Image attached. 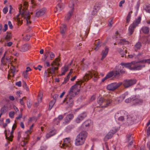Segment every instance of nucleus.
Returning <instances> with one entry per match:
<instances>
[{
	"label": "nucleus",
	"instance_id": "1",
	"mask_svg": "<svg viewBox=\"0 0 150 150\" xmlns=\"http://www.w3.org/2000/svg\"><path fill=\"white\" fill-rule=\"evenodd\" d=\"M87 133L85 131H83L77 136L75 140V144L76 146H79L83 144L87 136Z\"/></svg>",
	"mask_w": 150,
	"mask_h": 150
},
{
	"label": "nucleus",
	"instance_id": "2",
	"mask_svg": "<svg viewBox=\"0 0 150 150\" xmlns=\"http://www.w3.org/2000/svg\"><path fill=\"white\" fill-rule=\"evenodd\" d=\"M60 61V59L58 58H57L54 60L52 63L51 64V65L52 67L47 69L48 72L50 73L52 76V74L55 73L56 71L58 69V68L57 67H55L54 66H59L60 65L59 62Z\"/></svg>",
	"mask_w": 150,
	"mask_h": 150
},
{
	"label": "nucleus",
	"instance_id": "3",
	"mask_svg": "<svg viewBox=\"0 0 150 150\" xmlns=\"http://www.w3.org/2000/svg\"><path fill=\"white\" fill-rule=\"evenodd\" d=\"M125 72V71L122 69L119 68L118 67H116L115 70L114 72L113 71H111L106 76L107 79H109L113 76L115 77H119L121 74H123Z\"/></svg>",
	"mask_w": 150,
	"mask_h": 150
},
{
	"label": "nucleus",
	"instance_id": "4",
	"mask_svg": "<svg viewBox=\"0 0 150 150\" xmlns=\"http://www.w3.org/2000/svg\"><path fill=\"white\" fill-rule=\"evenodd\" d=\"M82 82L79 81L77 82L75 85L72 86L70 89V93H73L75 94H76L79 93L81 90V86Z\"/></svg>",
	"mask_w": 150,
	"mask_h": 150
},
{
	"label": "nucleus",
	"instance_id": "5",
	"mask_svg": "<svg viewBox=\"0 0 150 150\" xmlns=\"http://www.w3.org/2000/svg\"><path fill=\"white\" fill-rule=\"evenodd\" d=\"M138 119L137 116L135 114H132L127 116L126 121L129 125H131L133 124L134 122H136Z\"/></svg>",
	"mask_w": 150,
	"mask_h": 150
},
{
	"label": "nucleus",
	"instance_id": "6",
	"mask_svg": "<svg viewBox=\"0 0 150 150\" xmlns=\"http://www.w3.org/2000/svg\"><path fill=\"white\" fill-rule=\"evenodd\" d=\"M111 102L110 100H107L102 98H100L98 100V102L100 105H102L104 104V105L102 107H106L110 105Z\"/></svg>",
	"mask_w": 150,
	"mask_h": 150
},
{
	"label": "nucleus",
	"instance_id": "7",
	"mask_svg": "<svg viewBox=\"0 0 150 150\" xmlns=\"http://www.w3.org/2000/svg\"><path fill=\"white\" fill-rule=\"evenodd\" d=\"M122 83L121 82L119 83H113L108 85L107 87V88L108 90L114 91L122 85Z\"/></svg>",
	"mask_w": 150,
	"mask_h": 150
},
{
	"label": "nucleus",
	"instance_id": "8",
	"mask_svg": "<svg viewBox=\"0 0 150 150\" xmlns=\"http://www.w3.org/2000/svg\"><path fill=\"white\" fill-rule=\"evenodd\" d=\"M136 82L135 79L126 80L124 81L123 84L125 88H127L135 84Z\"/></svg>",
	"mask_w": 150,
	"mask_h": 150
},
{
	"label": "nucleus",
	"instance_id": "9",
	"mask_svg": "<svg viewBox=\"0 0 150 150\" xmlns=\"http://www.w3.org/2000/svg\"><path fill=\"white\" fill-rule=\"evenodd\" d=\"M132 70L134 71L140 70L145 67V65H140L138 62L132 61Z\"/></svg>",
	"mask_w": 150,
	"mask_h": 150
},
{
	"label": "nucleus",
	"instance_id": "10",
	"mask_svg": "<svg viewBox=\"0 0 150 150\" xmlns=\"http://www.w3.org/2000/svg\"><path fill=\"white\" fill-rule=\"evenodd\" d=\"M66 101L70 107L72 106L73 104V101L72 99V96L71 94H67L64 100V102Z\"/></svg>",
	"mask_w": 150,
	"mask_h": 150
},
{
	"label": "nucleus",
	"instance_id": "11",
	"mask_svg": "<svg viewBox=\"0 0 150 150\" xmlns=\"http://www.w3.org/2000/svg\"><path fill=\"white\" fill-rule=\"evenodd\" d=\"M98 76V73L95 71H89L88 73L86 74L84 76V79H87V80L89 78H91L93 76L97 78Z\"/></svg>",
	"mask_w": 150,
	"mask_h": 150
},
{
	"label": "nucleus",
	"instance_id": "12",
	"mask_svg": "<svg viewBox=\"0 0 150 150\" xmlns=\"http://www.w3.org/2000/svg\"><path fill=\"white\" fill-rule=\"evenodd\" d=\"M71 139L69 138H66L65 139L63 143L62 146H60V147L61 148H65L66 147L70 146L71 145Z\"/></svg>",
	"mask_w": 150,
	"mask_h": 150
},
{
	"label": "nucleus",
	"instance_id": "13",
	"mask_svg": "<svg viewBox=\"0 0 150 150\" xmlns=\"http://www.w3.org/2000/svg\"><path fill=\"white\" fill-rule=\"evenodd\" d=\"M21 16L26 19L27 25H29L31 23V22L30 21V16L29 13L23 12Z\"/></svg>",
	"mask_w": 150,
	"mask_h": 150
},
{
	"label": "nucleus",
	"instance_id": "14",
	"mask_svg": "<svg viewBox=\"0 0 150 150\" xmlns=\"http://www.w3.org/2000/svg\"><path fill=\"white\" fill-rule=\"evenodd\" d=\"M46 11V9L43 8L42 9L38 10L36 13L35 16L39 17L43 15Z\"/></svg>",
	"mask_w": 150,
	"mask_h": 150
},
{
	"label": "nucleus",
	"instance_id": "15",
	"mask_svg": "<svg viewBox=\"0 0 150 150\" xmlns=\"http://www.w3.org/2000/svg\"><path fill=\"white\" fill-rule=\"evenodd\" d=\"M117 129H116L115 131L111 132V131L109 132L105 137L104 139L105 141H107L109 139H110L113 136V134L115 133L117 131Z\"/></svg>",
	"mask_w": 150,
	"mask_h": 150
},
{
	"label": "nucleus",
	"instance_id": "16",
	"mask_svg": "<svg viewBox=\"0 0 150 150\" xmlns=\"http://www.w3.org/2000/svg\"><path fill=\"white\" fill-rule=\"evenodd\" d=\"M30 48V46L28 44L22 45L20 47V50L22 52H25L28 50Z\"/></svg>",
	"mask_w": 150,
	"mask_h": 150
},
{
	"label": "nucleus",
	"instance_id": "17",
	"mask_svg": "<svg viewBox=\"0 0 150 150\" xmlns=\"http://www.w3.org/2000/svg\"><path fill=\"white\" fill-rule=\"evenodd\" d=\"M77 1V0H70L69 3V7L71 10L74 11V5L76 3Z\"/></svg>",
	"mask_w": 150,
	"mask_h": 150
},
{
	"label": "nucleus",
	"instance_id": "18",
	"mask_svg": "<svg viewBox=\"0 0 150 150\" xmlns=\"http://www.w3.org/2000/svg\"><path fill=\"white\" fill-rule=\"evenodd\" d=\"M64 5L63 3H59L56 6L55 9L57 12H60L64 8Z\"/></svg>",
	"mask_w": 150,
	"mask_h": 150
},
{
	"label": "nucleus",
	"instance_id": "19",
	"mask_svg": "<svg viewBox=\"0 0 150 150\" xmlns=\"http://www.w3.org/2000/svg\"><path fill=\"white\" fill-rule=\"evenodd\" d=\"M136 27L137 26L134 25V24L132 23L131 24L129 28L128 29L129 35H131L133 34Z\"/></svg>",
	"mask_w": 150,
	"mask_h": 150
},
{
	"label": "nucleus",
	"instance_id": "20",
	"mask_svg": "<svg viewBox=\"0 0 150 150\" xmlns=\"http://www.w3.org/2000/svg\"><path fill=\"white\" fill-rule=\"evenodd\" d=\"M120 112L116 113L115 115V119L117 118L119 121H122L124 120L125 118L124 116H120Z\"/></svg>",
	"mask_w": 150,
	"mask_h": 150
},
{
	"label": "nucleus",
	"instance_id": "21",
	"mask_svg": "<svg viewBox=\"0 0 150 150\" xmlns=\"http://www.w3.org/2000/svg\"><path fill=\"white\" fill-rule=\"evenodd\" d=\"M14 129H12V130H11V133L10 134L9 137H8L6 133H5V135L6 138L7 140L10 141H12V138L13 137V134Z\"/></svg>",
	"mask_w": 150,
	"mask_h": 150
},
{
	"label": "nucleus",
	"instance_id": "22",
	"mask_svg": "<svg viewBox=\"0 0 150 150\" xmlns=\"http://www.w3.org/2000/svg\"><path fill=\"white\" fill-rule=\"evenodd\" d=\"M91 120H87L83 123L82 124V126L84 128L87 129L88 128L90 125L91 124Z\"/></svg>",
	"mask_w": 150,
	"mask_h": 150
},
{
	"label": "nucleus",
	"instance_id": "23",
	"mask_svg": "<svg viewBox=\"0 0 150 150\" xmlns=\"http://www.w3.org/2000/svg\"><path fill=\"white\" fill-rule=\"evenodd\" d=\"M49 47H47L45 50V52H46V54L47 55V54L48 55V56L49 54L50 55V58L51 59H53L55 57V55L54 53H53L52 52L50 51H49Z\"/></svg>",
	"mask_w": 150,
	"mask_h": 150
},
{
	"label": "nucleus",
	"instance_id": "24",
	"mask_svg": "<svg viewBox=\"0 0 150 150\" xmlns=\"http://www.w3.org/2000/svg\"><path fill=\"white\" fill-rule=\"evenodd\" d=\"M141 30L145 34H148L149 32L150 29L148 27L144 26L142 27Z\"/></svg>",
	"mask_w": 150,
	"mask_h": 150
},
{
	"label": "nucleus",
	"instance_id": "25",
	"mask_svg": "<svg viewBox=\"0 0 150 150\" xmlns=\"http://www.w3.org/2000/svg\"><path fill=\"white\" fill-rule=\"evenodd\" d=\"M108 48L106 47L105 48V50H103L102 52V57L101 58V60H103L104 59L105 57L106 56H107L108 52Z\"/></svg>",
	"mask_w": 150,
	"mask_h": 150
},
{
	"label": "nucleus",
	"instance_id": "26",
	"mask_svg": "<svg viewBox=\"0 0 150 150\" xmlns=\"http://www.w3.org/2000/svg\"><path fill=\"white\" fill-rule=\"evenodd\" d=\"M56 133V132L55 130H52L46 134V137L48 139L50 137H51L55 134Z\"/></svg>",
	"mask_w": 150,
	"mask_h": 150
},
{
	"label": "nucleus",
	"instance_id": "27",
	"mask_svg": "<svg viewBox=\"0 0 150 150\" xmlns=\"http://www.w3.org/2000/svg\"><path fill=\"white\" fill-rule=\"evenodd\" d=\"M132 62H131L130 63H121L122 65L124 66L125 67L131 70H132Z\"/></svg>",
	"mask_w": 150,
	"mask_h": 150
},
{
	"label": "nucleus",
	"instance_id": "28",
	"mask_svg": "<svg viewBox=\"0 0 150 150\" xmlns=\"http://www.w3.org/2000/svg\"><path fill=\"white\" fill-rule=\"evenodd\" d=\"M68 69L69 67L68 66H65L62 67V73L60 75L62 76L64 75L66 72L68 71Z\"/></svg>",
	"mask_w": 150,
	"mask_h": 150
},
{
	"label": "nucleus",
	"instance_id": "29",
	"mask_svg": "<svg viewBox=\"0 0 150 150\" xmlns=\"http://www.w3.org/2000/svg\"><path fill=\"white\" fill-rule=\"evenodd\" d=\"M141 20V17L140 16H139L137 18H136L135 20L132 23L134 25L137 26L138 24H139Z\"/></svg>",
	"mask_w": 150,
	"mask_h": 150
},
{
	"label": "nucleus",
	"instance_id": "30",
	"mask_svg": "<svg viewBox=\"0 0 150 150\" xmlns=\"http://www.w3.org/2000/svg\"><path fill=\"white\" fill-rule=\"evenodd\" d=\"M133 103L134 104L141 105L143 103L142 100L140 99H139V98L134 99H134H133Z\"/></svg>",
	"mask_w": 150,
	"mask_h": 150
},
{
	"label": "nucleus",
	"instance_id": "31",
	"mask_svg": "<svg viewBox=\"0 0 150 150\" xmlns=\"http://www.w3.org/2000/svg\"><path fill=\"white\" fill-rule=\"evenodd\" d=\"M66 30V25L65 24H62L60 28V33L62 34H64Z\"/></svg>",
	"mask_w": 150,
	"mask_h": 150
},
{
	"label": "nucleus",
	"instance_id": "32",
	"mask_svg": "<svg viewBox=\"0 0 150 150\" xmlns=\"http://www.w3.org/2000/svg\"><path fill=\"white\" fill-rule=\"evenodd\" d=\"M73 11H74L71 10L69 11L67 14L65 16V19L67 20L68 21L71 18V17L73 14Z\"/></svg>",
	"mask_w": 150,
	"mask_h": 150
},
{
	"label": "nucleus",
	"instance_id": "33",
	"mask_svg": "<svg viewBox=\"0 0 150 150\" xmlns=\"http://www.w3.org/2000/svg\"><path fill=\"white\" fill-rule=\"evenodd\" d=\"M22 6H21L19 8V14L17 16V21L19 23L22 24V20H21L20 18L19 17V15L21 13V9Z\"/></svg>",
	"mask_w": 150,
	"mask_h": 150
},
{
	"label": "nucleus",
	"instance_id": "34",
	"mask_svg": "<svg viewBox=\"0 0 150 150\" xmlns=\"http://www.w3.org/2000/svg\"><path fill=\"white\" fill-rule=\"evenodd\" d=\"M55 102H56L55 99H53L49 103V110H50L52 109Z\"/></svg>",
	"mask_w": 150,
	"mask_h": 150
},
{
	"label": "nucleus",
	"instance_id": "35",
	"mask_svg": "<svg viewBox=\"0 0 150 150\" xmlns=\"http://www.w3.org/2000/svg\"><path fill=\"white\" fill-rule=\"evenodd\" d=\"M144 8L146 11L148 13H150V4H146L144 6Z\"/></svg>",
	"mask_w": 150,
	"mask_h": 150
},
{
	"label": "nucleus",
	"instance_id": "36",
	"mask_svg": "<svg viewBox=\"0 0 150 150\" xmlns=\"http://www.w3.org/2000/svg\"><path fill=\"white\" fill-rule=\"evenodd\" d=\"M142 46L141 43L140 42H137L135 45L134 49L135 51L139 50Z\"/></svg>",
	"mask_w": 150,
	"mask_h": 150
},
{
	"label": "nucleus",
	"instance_id": "37",
	"mask_svg": "<svg viewBox=\"0 0 150 150\" xmlns=\"http://www.w3.org/2000/svg\"><path fill=\"white\" fill-rule=\"evenodd\" d=\"M8 109V107L7 106L4 105L1 109L0 112L3 114H4Z\"/></svg>",
	"mask_w": 150,
	"mask_h": 150
},
{
	"label": "nucleus",
	"instance_id": "38",
	"mask_svg": "<svg viewBox=\"0 0 150 150\" xmlns=\"http://www.w3.org/2000/svg\"><path fill=\"white\" fill-rule=\"evenodd\" d=\"M118 51L121 55V57H124L125 54L127 52V51L126 50H125V51H124L121 49H119Z\"/></svg>",
	"mask_w": 150,
	"mask_h": 150
},
{
	"label": "nucleus",
	"instance_id": "39",
	"mask_svg": "<svg viewBox=\"0 0 150 150\" xmlns=\"http://www.w3.org/2000/svg\"><path fill=\"white\" fill-rule=\"evenodd\" d=\"M132 13V11H130L129 13L126 18V22L127 23H128L129 22L131 17V14Z\"/></svg>",
	"mask_w": 150,
	"mask_h": 150
},
{
	"label": "nucleus",
	"instance_id": "40",
	"mask_svg": "<svg viewBox=\"0 0 150 150\" xmlns=\"http://www.w3.org/2000/svg\"><path fill=\"white\" fill-rule=\"evenodd\" d=\"M101 46V43L99 41H98L96 45V47L94 48V50L96 51H98Z\"/></svg>",
	"mask_w": 150,
	"mask_h": 150
},
{
	"label": "nucleus",
	"instance_id": "41",
	"mask_svg": "<svg viewBox=\"0 0 150 150\" xmlns=\"http://www.w3.org/2000/svg\"><path fill=\"white\" fill-rule=\"evenodd\" d=\"M12 35L10 33H7L5 37V39L7 40H9L11 38Z\"/></svg>",
	"mask_w": 150,
	"mask_h": 150
},
{
	"label": "nucleus",
	"instance_id": "42",
	"mask_svg": "<svg viewBox=\"0 0 150 150\" xmlns=\"http://www.w3.org/2000/svg\"><path fill=\"white\" fill-rule=\"evenodd\" d=\"M129 42L128 41H125V39H120V40L119 42H118V43L121 45L124 44H128Z\"/></svg>",
	"mask_w": 150,
	"mask_h": 150
},
{
	"label": "nucleus",
	"instance_id": "43",
	"mask_svg": "<svg viewBox=\"0 0 150 150\" xmlns=\"http://www.w3.org/2000/svg\"><path fill=\"white\" fill-rule=\"evenodd\" d=\"M29 139V138L28 137H24V140L23 141V142L21 143V145L23 146H25L27 144V141H25V140H28Z\"/></svg>",
	"mask_w": 150,
	"mask_h": 150
},
{
	"label": "nucleus",
	"instance_id": "44",
	"mask_svg": "<svg viewBox=\"0 0 150 150\" xmlns=\"http://www.w3.org/2000/svg\"><path fill=\"white\" fill-rule=\"evenodd\" d=\"M79 117L83 120L86 116V112H83L80 114L79 115Z\"/></svg>",
	"mask_w": 150,
	"mask_h": 150
},
{
	"label": "nucleus",
	"instance_id": "45",
	"mask_svg": "<svg viewBox=\"0 0 150 150\" xmlns=\"http://www.w3.org/2000/svg\"><path fill=\"white\" fill-rule=\"evenodd\" d=\"M42 94H39L38 97V103H40L41 102L42 98Z\"/></svg>",
	"mask_w": 150,
	"mask_h": 150
},
{
	"label": "nucleus",
	"instance_id": "46",
	"mask_svg": "<svg viewBox=\"0 0 150 150\" xmlns=\"http://www.w3.org/2000/svg\"><path fill=\"white\" fill-rule=\"evenodd\" d=\"M134 98H129L127 99H126L125 100V101L126 103H129V102H131L132 101L133 102V99H134Z\"/></svg>",
	"mask_w": 150,
	"mask_h": 150
},
{
	"label": "nucleus",
	"instance_id": "47",
	"mask_svg": "<svg viewBox=\"0 0 150 150\" xmlns=\"http://www.w3.org/2000/svg\"><path fill=\"white\" fill-rule=\"evenodd\" d=\"M100 6L98 4H96L94 6V8L95 10H96L98 11L100 9Z\"/></svg>",
	"mask_w": 150,
	"mask_h": 150
},
{
	"label": "nucleus",
	"instance_id": "48",
	"mask_svg": "<svg viewBox=\"0 0 150 150\" xmlns=\"http://www.w3.org/2000/svg\"><path fill=\"white\" fill-rule=\"evenodd\" d=\"M11 72L13 74V75H14V73L16 72V70L15 67L14 66H12V67H11Z\"/></svg>",
	"mask_w": 150,
	"mask_h": 150
},
{
	"label": "nucleus",
	"instance_id": "49",
	"mask_svg": "<svg viewBox=\"0 0 150 150\" xmlns=\"http://www.w3.org/2000/svg\"><path fill=\"white\" fill-rule=\"evenodd\" d=\"M15 115V112L14 111H11L9 112V115L10 117L11 118H13Z\"/></svg>",
	"mask_w": 150,
	"mask_h": 150
},
{
	"label": "nucleus",
	"instance_id": "50",
	"mask_svg": "<svg viewBox=\"0 0 150 150\" xmlns=\"http://www.w3.org/2000/svg\"><path fill=\"white\" fill-rule=\"evenodd\" d=\"M26 98V97H23L21 99H20V103L21 105H24V102L23 101L24 100H25Z\"/></svg>",
	"mask_w": 150,
	"mask_h": 150
},
{
	"label": "nucleus",
	"instance_id": "51",
	"mask_svg": "<svg viewBox=\"0 0 150 150\" xmlns=\"http://www.w3.org/2000/svg\"><path fill=\"white\" fill-rule=\"evenodd\" d=\"M82 120L81 119V118H80L79 116H78V117L76 118L75 121L77 123H80Z\"/></svg>",
	"mask_w": 150,
	"mask_h": 150
},
{
	"label": "nucleus",
	"instance_id": "52",
	"mask_svg": "<svg viewBox=\"0 0 150 150\" xmlns=\"http://www.w3.org/2000/svg\"><path fill=\"white\" fill-rule=\"evenodd\" d=\"M70 77L69 75H67L66 78H65L64 82L62 83V84H65L67 83Z\"/></svg>",
	"mask_w": 150,
	"mask_h": 150
},
{
	"label": "nucleus",
	"instance_id": "53",
	"mask_svg": "<svg viewBox=\"0 0 150 150\" xmlns=\"http://www.w3.org/2000/svg\"><path fill=\"white\" fill-rule=\"evenodd\" d=\"M27 105L28 108H31L32 105V103L29 100L27 102Z\"/></svg>",
	"mask_w": 150,
	"mask_h": 150
},
{
	"label": "nucleus",
	"instance_id": "54",
	"mask_svg": "<svg viewBox=\"0 0 150 150\" xmlns=\"http://www.w3.org/2000/svg\"><path fill=\"white\" fill-rule=\"evenodd\" d=\"M23 87L26 89V91H28V88L27 85L25 82H23Z\"/></svg>",
	"mask_w": 150,
	"mask_h": 150
},
{
	"label": "nucleus",
	"instance_id": "55",
	"mask_svg": "<svg viewBox=\"0 0 150 150\" xmlns=\"http://www.w3.org/2000/svg\"><path fill=\"white\" fill-rule=\"evenodd\" d=\"M8 25L9 28L10 29H12L13 28V26L11 21H8Z\"/></svg>",
	"mask_w": 150,
	"mask_h": 150
},
{
	"label": "nucleus",
	"instance_id": "56",
	"mask_svg": "<svg viewBox=\"0 0 150 150\" xmlns=\"http://www.w3.org/2000/svg\"><path fill=\"white\" fill-rule=\"evenodd\" d=\"M23 75L25 78L26 79H27L28 74L26 72H25V71H23Z\"/></svg>",
	"mask_w": 150,
	"mask_h": 150
},
{
	"label": "nucleus",
	"instance_id": "57",
	"mask_svg": "<svg viewBox=\"0 0 150 150\" xmlns=\"http://www.w3.org/2000/svg\"><path fill=\"white\" fill-rule=\"evenodd\" d=\"M132 134H129L127 136V139L128 140H130L131 139H132L133 138V137H132Z\"/></svg>",
	"mask_w": 150,
	"mask_h": 150
},
{
	"label": "nucleus",
	"instance_id": "58",
	"mask_svg": "<svg viewBox=\"0 0 150 150\" xmlns=\"http://www.w3.org/2000/svg\"><path fill=\"white\" fill-rule=\"evenodd\" d=\"M67 117H69L70 120H71L74 117V115L73 114H70L67 115Z\"/></svg>",
	"mask_w": 150,
	"mask_h": 150
},
{
	"label": "nucleus",
	"instance_id": "59",
	"mask_svg": "<svg viewBox=\"0 0 150 150\" xmlns=\"http://www.w3.org/2000/svg\"><path fill=\"white\" fill-rule=\"evenodd\" d=\"M98 11H97L96 10H95L94 8L93 10L91 12V14L93 15H96L97 12Z\"/></svg>",
	"mask_w": 150,
	"mask_h": 150
},
{
	"label": "nucleus",
	"instance_id": "60",
	"mask_svg": "<svg viewBox=\"0 0 150 150\" xmlns=\"http://www.w3.org/2000/svg\"><path fill=\"white\" fill-rule=\"evenodd\" d=\"M48 57V55H47L46 54L44 55V57L42 58V61L43 62H45V61L46 59H47V57Z\"/></svg>",
	"mask_w": 150,
	"mask_h": 150
},
{
	"label": "nucleus",
	"instance_id": "61",
	"mask_svg": "<svg viewBox=\"0 0 150 150\" xmlns=\"http://www.w3.org/2000/svg\"><path fill=\"white\" fill-rule=\"evenodd\" d=\"M33 120L35 121H36V119L35 117H33L31 118H30V120L28 121V122H31Z\"/></svg>",
	"mask_w": 150,
	"mask_h": 150
},
{
	"label": "nucleus",
	"instance_id": "62",
	"mask_svg": "<svg viewBox=\"0 0 150 150\" xmlns=\"http://www.w3.org/2000/svg\"><path fill=\"white\" fill-rule=\"evenodd\" d=\"M30 38V37L29 35H27L25 38V40L26 41H28L29 40Z\"/></svg>",
	"mask_w": 150,
	"mask_h": 150
},
{
	"label": "nucleus",
	"instance_id": "63",
	"mask_svg": "<svg viewBox=\"0 0 150 150\" xmlns=\"http://www.w3.org/2000/svg\"><path fill=\"white\" fill-rule=\"evenodd\" d=\"M16 85L18 87H21V82L20 81L18 82H17L16 83Z\"/></svg>",
	"mask_w": 150,
	"mask_h": 150
},
{
	"label": "nucleus",
	"instance_id": "64",
	"mask_svg": "<svg viewBox=\"0 0 150 150\" xmlns=\"http://www.w3.org/2000/svg\"><path fill=\"white\" fill-rule=\"evenodd\" d=\"M8 11V8L7 7H5L3 9V12L5 14Z\"/></svg>",
	"mask_w": 150,
	"mask_h": 150
}]
</instances>
